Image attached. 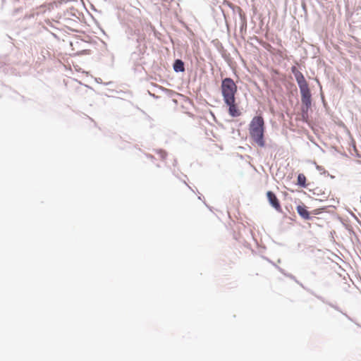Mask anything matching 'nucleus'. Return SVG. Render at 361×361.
<instances>
[{"mask_svg": "<svg viewBox=\"0 0 361 361\" xmlns=\"http://www.w3.org/2000/svg\"><path fill=\"white\" fill-rule=\"evenodd\" d=\"M249 133L252 140L260 147H264V120L262 116H255L249 124Z\"/></svg>", "mask_w": 361, "mask_h": 361, "instance_id": "f257e3e1", "label": "nucleus"}, {"mask_svg": "<svg viewBox=\"0 0 361 361\" xmlns=\"http://www.w3.org/2000/svg\"><path fill=\"white\" fill-rule=\"evenodd\" d=\"M301 96V116L304 121L308 119V113L312 107V93L307 82L300 83L298 85Z\"/></svg>", "mask_w": 361, "mask_h": 361, "instance_id": "f03ea898", "label": "nucleus"}, {"mask_svg": "<svg viewBox=\"0 0 361 361\" xmlns=\"http://www.w3.org/2000/svg\"><path fill=\"white\" fill-rule=\"evenodd\" d=\"M221 91L224 102L235 99L238 87L233 80L226 77L221 80Z\"/></svg>", "mask_w": 361, "mask_h": 361, "instance_id": "7ed1b4c3", "label": "nucleus"}, {"mask_svg": "<svg viewBox=\"0 0 361 361\" xmlns=\"http://www.w3.org/2000/svg\"><path fill=\"white\" fill-rule=\"evenodd\" d=\"M266 195L269 204L278 212H282L280 202L276 194L274 192L269 190L267 192Z\"/></svg>", "mask_w": 361, "mask_h": 361, "instance_id": "20e7f679", "label": "nucleus"}, {"mask_svg": "<svg viewBox=\"0 0 361 361\" xmlns=\"http://www.w3.org/2000/svg\"><path fill=\"white\" fill-rule=\"evenodd\" d=\"M136 50L131 53L130 56V61L135 66L138 64L139 61L141 59L142 55L143 54L142 50L140 48V40L138 38L135 39Z\"/></svg>", "mask_w": 361, "mask_h": 361, "instance_id": "39448f33", "label": "nucleus"}, {"mask_svg": "<svg viewBox=\"0 0 361 361\" xmlns=\"http://www.w3.org/2000/svg\"><path fill=\"white\" fill-rule=\"evenodd\" d=\"M224 103L228 107V111L231 117L235 118L240 116L241 112L235 102V99L226 101Z\"/></svg>", "mask_w": 361, "mask_h": 361, "instance_id": "423d86ee", "label": "nucleus"}, {"mask_svg": "<svg viewBox=\"0 0 361 361\" xmlns=\"http://www.w3.org/2000/svg\"><path fill=\"white\" fill-rule=\"evenodd\" d=\"M296 211L299 216L304 220L310 221L313 219L311 213L307 210V207L304 204H299L296 207Z\"/></svg>", "mask_w": 361, "mask_h": 361, "instance_id": "0eeeda50", "label": "nucleus"}, {"mask_svg": "<svg viewBox=\"0 0 361 361\" xmlns=\"http://www.w3.org/2000/svg\"><path fill=\"white\" fill-rule=\"evenodd\" d=\"M291 72L295 78L298 85H299V84H300V83L307 82L302 73H301L300 71H298L296 67L292 66Z\"/></svg>", "mask_w": 361, "mask_h": 361, "instance_id": "6e6552de", "label": "nucleus"}, {"mask_svg": "<svg viewBox=\"0 0 361 361\" xmlns=\"http://www.w3.org/2000/svg\"><path fill=\"white\" fill-rule=\"evenodd\" d=\"M173 69L175 73H183L185 71V63L180 59H176L173 63Z\"/></svg>", "mask_w": 361, "mask_h": 361, "instance_id": "1a4fd4ad", "label": "nucleus"}, {"mask_svg": "<svg viewBox=\"0 0 361 361\" xmlns=\"http://www.w3.org/2000/svg\"><path fill=\"white\" fill-rule=\"evenodd\" d=\"M307 178L303 173H299L297 177V185L300 188H306L309 184H307Z\"/></svg>", "mask_w": 361, "mask_h": 361, "instance_id": "9d476101", "label": "nucleus"}, {"mask_svg": "<svg viewBox=\"0 0 361 361\" xmlns=\"http://www.w3.org/2000/svg\"><path fill=\"white\" fill-rule=\"evenodd\" d=\"M155 152L159 154L162 160H164L167 157V152L162 149H154Z\"/></svg>", "mask_w": 361, "mask_h": 361, "instance_id": "9b49d317", "label": "nucleus"}, {"mask_svg": "<svg viewBox=\"0 0 361 361\" xmlns=\"http://www.w3.org/2000/svg\"><path fill=\"white\" fill-rule=\"evenodd\" d=\"M314 164L316 166V169L320 172L322 175L330 176L329 173L327 171H326L323 166L317 165L316 162H314Z\"/></svg>", "mask_w": 361, "mask_h": 361, "instance_id": "f8f14e48", "label": "nucleus"}, {"mask_svg": "<svg viewBox=\"0 0 361 361\" xmlns=\"http://www.w3.org/2000/svg\"><path fill=\"white\" fill-rule=\"evenodd\" d=\"M237 9L239 12V16H240V18L242 20L245 21V23H246V17H245V15L243 13L242 11V9L237 6Z\"/></svg>", "mask_w": 361, "mask_h": 361, "instance_id": "ddd939ff", "label": "nucleus"}, {"mask_svg": "<svg viewBox=\"0 0 361 361\" xmlns=\"http://www.w3.org/2000/svg\"><path fill=\"white\" fill-rule=\"evenodd\" d=\"M324 210H325V207L315 209L312 211L311 214H312L314 215H318V214H320Z\"/></svg>", "mask_w": 361, "mask_h": 361, "instance_id": "4468645a", "label": "nucleus"}, {"mask_svg": "<svg viewBox=\"0 0 361 361\" xmlns=\"http://www.w3.org/2000/svg\"><path fill=\"white\" fill-rule=\"evenodd\" d=\"M277 268L279 269V270L282 274H284L283 270L281 268H280L279 267H277ZM285 275H286V276H287L288 277H289L290 279H293V280L295 281L296 282H298V281H296L295 277L293 274H285Z\"/></svg>", "mask_w": 361, "mask_h": 361, "instance_id": "2eb2a0df", "label": "nucleus"}, {"mask_svg": "<svg viewBox=\"0 0 361 361\" xmlns=\"http://www.w3.org/2000/svg\"><path fill=\"white\" fill-rule=\"evenodd\" d=\"M320 96H321V100H322V104H323V106H324V107H326V106H327V103H326V100H325L324 95V94H323V92H321V93H320Z\"/></svg>", "mask_w": 361, "mask_h": 361, "instance_id": "dca6fc26", "label": "nucleus"}, {"mask_svg": "<svg viewBox=\"0 0 361 361\" xmlns=\"http://www.w3.org/2000/svg\"><path fill=\"white\" fill-rule=\"evenodd\" d=\"M95 81L99 83V84H104L103 82H102V78H95Z\"/></svg>", "mask_w": 361, "mask_h": 361, "instance_id": "f3484780", "label": "nucleus"}, {"mask_svg": "<svg viewBox=\"0 0 361 361\" xmlns=\"http://www.w3.org/2000/svg\"><path fill=\"white\" fill-rule=\"evenodd\" d=\"M146 157H147V158L150 159L151 160H154V159H155V157H154L153 155L149 154H146Z\"/></svg>", "mask_w": 361, "mask_h": 361, "instance_id": "a211bd4d", "label": "nucleus"}, {"mask_svg": "<svg viewBox=\"0 0 361 361\" xmlns=\"http://www.w3.org/2000/svg\"><path fill=\"white\" fill-rule=\"evenodd\" d=\"M114 82L112 81H109V82H104V85H112Z\"/></svg>", "mask_w": 361, "mask_h": 361, "instance_id": "6ab92c4d", "label": "nucleus"}, {"mask_svg": "<svg viewBox=\"0 0 361 361\" xmlns=\"http://www.w3.org/2000/svg\"><path fill=\"white\" fill-rule=\"evenodd\" d=\"M111 66H112L114 63V56L113 54H111Z\"/></svg>", "mask_w": 361, "mask_h": 361, "instance_id": "aec40b11", "label": "nucleus"}, {"mask_svg": "<svg viewBox=\"0 0 361 361\" xmlns=\"http://www.w3.org/2000/svg\"><path fill=\"white\" fill-rule=\"evenodd\" d=\"M183 183L192 190L194 192V190L187 184L185 180H183Z\"/></svg>", "mask_w": 361, "mask_h": 361, "instance_id": "412c9836", "label": "nucleus"}, {"mask_svg": "<svg viewBox=\"0 0 361 361\" xmlns=\"http://www.w3.org/2000/svg\"><path fill=\"white\" fill-rule=\"evenodd\" d=\"M229 7L231 8L232 9H234L235 8V6H233L232 4H229Z\"/></svg>", "mask_w": 361, "mask_h": 361, "instance_id": "4be33fe9", "label": "nucleus"}, {"mask_svg": "<svg viewBox=\"0 0 361 361\" xmlns=\"http://www.w3.org/2000/svg\"><path fill=\"white\" fill-rule=\"evenodd\" d=\"M68 13L70 14L72 16H75L76 17V15L75 13H73L72 12H68Z\"/></svg>", "mask_w": 361, "mask_h": 361, "instance_id": "5701e85b", "label": "nucleus"}, {"mask_svg": "<svg viewBox=\"0 0 361 361\" xmlns=\"http://www.w3.org/2000/svg\"><path fill=\"white\" fill-rule=\"evenodd\" d=\"M173 166H176L177 164V160L175 159L173 161Z\"/></svg>", "mask_w": 361, "mask_h": 361, "instance_id": "b1692460", "label": "nucleus"}, {"mask_svg": "<svg viewBox=\"0 0 361 361\" xmlns=\"http://www.w3.org/2000/svg\"><path fill=\"white\" fill-rule=\"evenodd\" d=\"M302 8L306 11V6L305 4H302Z\"/></svg>", "mask_w": 361, "mask_h": 361, "instance_id": "393cba45", "label": "nucleus"}, {"mask_svg": "<svg viewBox=\"0 0 361 361\" xmlns=\"http://www.w3.org/2000/svg\"><path fill=\"white\" fill-rule=\"evenodd\" d=\"M329 176L331 179H334V178H335V176H334L331 175V174H330V176Z\"/></svg>", "mask_w": 361, "mask_h": 361, "instance_id": "a878e982", "label": "nucleus"}, {"mask_svg": "<svg viewBox=\"0 0 361 361\" xmlns=\"http://www.w3.org/2000/svg\"><path fill=\"white\" fill-rule=\"evenodd\" d=\"M317 82H318V85H319V87H320V90H322V85H321L320 82H319V81H317Z\"/></svg>", "mask_w": 361, "mask_h": 361, "instance_id": "bb28decb", "label": "nucleus"}, {"mask_svg": "<svg viewBox=\"0 0 361 361\" xmlns=\"http://www.w3.org/2000/svg\"><path fill=\"white\" fill-rule=\"evenodd\" d=\"M198 199L199 200H202V197L201 196H198Z\"/></svg>", "mask_w": 361, "mask_h": 361, "instance_id": "cd10ccee", "label": "nucleus"}]
</instances>
